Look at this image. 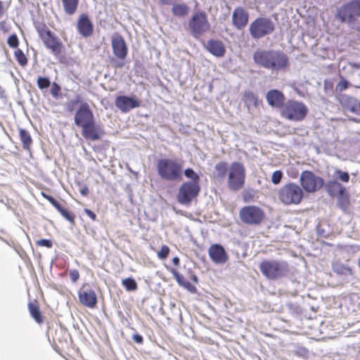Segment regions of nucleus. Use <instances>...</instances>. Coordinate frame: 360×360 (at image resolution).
I'll use <instances>...</instances> for the list:
<instances>
[{"instance_id":"obj_32","label":"nucleus","mask_w":360,"mask_h":360,"mask_svg":"<svg viewBox=\"0 0 360 360\" xmlns=\"http://www.w3.org/2000/svg\"><path fill=\"white\" fill-rule=\"evenodd\" d=\"M28 309L32 317L36 321V322H37L38 323H41L43 321V320L41 318V312L37 305L30 302L28 304Z\"/></svg>"},{"instance_id":"obj_42","label":"nucleus","mask_w":360,"mask_h":360,"mask_svg":"<svg viewBox=\"0 0 360 360\" xmlns=\"http://www.w3.org/2000/svg\"><path fill=\"white\" fill-rule=\"evenodd\" d=\"M50 92L53 97L57 98L60 92V86L57 83L53 82L50 89Z\"/></svg>"},{"instance_id":"obj_55","label":"nucleus","mask_w":360,"mask_h":360,"mask_svg":"<svg viewBox=\"0 0 360 360\" xmlns=\"http://www.w3.org/2000/svg\"><path fill=\"white\" fill-rule=\"evenodd\" d=\"M4 14V10H3V2L0 1V18L2 17Z\"/></svg>"},{"instance_id":"obj_36","label":"nucleus","mask_w":360,"mask_h":360,"mask_svg":"<svg viewBox=\"0 0 360 360\" xmlns=\"http://www.w3.org/2000/svg\"><path fill=\"white\" fill-rule=\"evenodd\" d=\"M122 285L128 291H133L137 289V283L134 278H127L122 280Z\"/></svg>"},{"instance_id":"obj_56","label":"nucleus","mask_w":360,"mask_h":360,"mask_svg":"<svg viewBox=\"0 0 360 360\" xmlns=\"http://www.w3.org/2000/svg\"><path fill=\"white\" fill-rule=\"evenodd\" d=\"M349 65L353 67V68H360V64L359 63H349Z\"/></svg>"},{"instance_id":"obj_53","label":"nucleus","mask_w":360,"mask_h":360,"mask_svg":"<svg viewBox=\"0 0 360 360\" xmlns=\"http://www.w3.org/2000/svg\"><path fill=\"white\" fill-rule=\"evenodd\" d=\"M353 113L360 115V101H356Z\"/></svg>"},{"instance_id":"obj_21","label":"nucleus","mask_w":360,"mask_h":360,"mask_svg":"<svg viewBox=\"0 0 360 360\" xmlns=\"http://www.w3.org/2000/svg\"><path fill=\"white\" fill-rule=\"evenodd\" d=\"M79 33L84 37H88L93 33V24L86 14H82L77 25Z\"/></svg>"},{"instance_id":"obj_19","label":"nucleus","mask_w":360,"mask_h":360,"mask_svg":"<svg viewBox=\"0 0 360 360\" xmlns=\"http://www.w3.org/2000/svg\"><path fill=\"white\" fill-rule=\"evenodd\" d=\"M208 254L212 261L216 264H224L228 260V255L224 247L219 244L212 245Z\"/></svg>"},{"instance_id":"obj_43","label":"nucleus","mask_w":360,"mask_h":360,"mask_svg":"<svg viewBox=\"0 0 360 360\" xmlns=\"http://www.w3.org/2000/svg\"><path fill=\"white\" fill-rule=\"evenodd\" d=\"M42 195L46 198L56 210L60 206V204L52 196L42 193Z\"/></svg>"},{"instance_id":"obj_46","label":"nucleus","mask_w":360,"mask_h":360,"mask_svg":"<svg viewBox=\"0 0 360 360\" xmlns=\"http://www.w3.org/2000/svg\"><path fill=\"white\" fill-rule=\"evenodd\" d=\"M169 252V249L167 245H162L160 251L158 253L159 258L165 259Z\"/></svg>"},{"instance_id":"obj_12","label":"nucleus","mask_w":360,"mask_h":360,"mask_svg":"<svg viewBox=\"0 0 360 360\" xmlns=\"http://www.w3.org/2000/svg\"><path fill=\"white\" fill-rule=\"evenodd\" d=\"M301 185L305 191L314 193L319 190L324 184L322 178L316 176L312 172L305 170L300 175Z\"/></svg>"},{"instance_id":"obj_5","label":"nucleus","mask_w":360,"mask_h":360,"mask_svg":"<svg viewBox=\"0 0 360 360\" xmlns=\"http://www.w3.org/2000/svg\"><path fill=\"white\" fill-rule=\"evenodd\" d=\"M303 198L302 189L297 184L290 183L281 187L278 198L285 205H297Z\"/></svg>"},{"instance_id":"obj_31","label":"nucleus","mask_w":360,"mask_h":360,"mask_svg":"<svg viewBox=\"0 0 360 360\" xmlns=\"http://www.w3.org/2000/svg\"><path fill=\"white\" fill-rule=\"evenodd\" d=\"M65 13L68 15H72L75 13L79 0H62Z\"/></svg>"},{"instance_id":"obj_48","label":"nucleus","mask_w":360,"mask_h":360,"mask_svg":"<svg viewBox=\"0 0 360 360\" xmlns=\"http://www.w3.org/2000/svg\"><path fill=\"white\" fill-rule=\"evenodd\" d=\"M309 351L304 347H298L296 349V354L300 356L305 357L307 356Z\"/></svg>"},{"instance_id":"obj_16","label":"nucleus","mask_w":360,"mask_h":360,"mask_svg":"<svg viewBox=\"0 0 360 360\" xmlns=\"http://www.w3.org/2000/svg\"><path fill=\"white\" fill-rule=\"evenodd\" d=\"M80 302L86 307L94 308L97 303V297L94 290L84 285L78 292Z\"/></svg>"},{"instance_id":"obj_52","label":"nucleus","mask_w":360,"mask_h":360,"mask_svg":"<svg viewBox=\"0 0 360 360\" xmlns=\"http://www.w3.org/2000/svg\"><path fill=\"white\" fill-rule=\"evenodd\" d=\"M79 193L83 195V196H86L89 193V188L86 186H83L80 189H79Z\"/></svg>"},{"instance_id":"obj_38","label":"nucleus","mask_w":360,"mask_h":360,"mask_svg":"<svg viewBox=\"0 0 360 360\" xmlns=\"http://www.w3.org/2000/svg\"><path fill=\"white\" fill-rule=\"evenodd\" d=\"M51 85V82L48 77H39L37 79V86L40 89L48 88Z\"/></svg>"},{"instance_id":"obj_35","label":"nucleus","mask_w":360,"mask_h":360,"mask_svg":"<svg viewBox=\"0 0 360 360\" xmlns=\"http://www.w3.org/2000/svg\"><path fill=\"white\" fill-rule=\"evenodd\" d=\"M58 212L66 219L68 220L72 225H75V215L74 214L70 212L65 208L63 207L61 205L57 210Z\"/></svg>"},{"instance_id":"obj_30","label":"nucleus","mask_w":360,"mask_h":360,"mask_svg":"<svg viewBox=\"0 0 360 360\" xmlns=\"http://www.w3.org/2000/svg\"><path fill=\"white\" fill-rule=\"evenodd\" d=\"M20 141L25 150H29L32 142L30 133L24 129H20L19 131Z\"/></svg>"},{"instance_id":"obj_26","label":"nucleus","mask_w":360,"mask_h":360,"mask_svg":"<svg viewBox=\"0 0 360 360\" xmlns=\"http://www.w3.org/2000/svg\"><path fill=\"white\" fill-rule=\"evenodd\" d=\"M326 190L331 196L335 195L338 193L342 195L345 191V188L338 181H330L326 185Z\"/></svg>"},{"instance_id":"obj_15","label":"nucleus","mask_w":360,"mask_h":360,"mask_svg":"<svg viewBox=\"0 0 360 360\" xmlns=\"http://www.w3.org/2000/svg\"><path fill=\"white\" fill-rule=\"evenodd\" d=\"M82 134L86 140L98 141L103 136L105 131L103 127L94 120L82 127Z\"/></svg>"},{"instance_id":"obj_49","label":"nucleus","mask_w":360,"mask_h":360,"mask_svg":"<svg viewBox=\"0 0 360 360\" xmlns=\"http://www.w3.org/2000/svg\"><path fill=\"white\" fill-rule=\"evenodd\" d=\"M79 96H77V99H75V101H71L70 103H69L68 104V110L69 111L73 110V105L75 104V103H79Z\"/></svg>"},{"instance_id":"obj_18","label":"nucleus","mask_w":360,"mask_h":360,"mask_svg":"<svg viewBox=\"0 0 360 360\" xmlns=\"http://www.w3.org/2000/svg\"><path fill=\"white\" fill-rule=\"evenodd\" d=\"M248 12L243 8L239 6L234 9L232 13V22L237 30L244 28L248 22Z\"/></svg>"},{"instance_id":"obj_29","label":"nucleus","mask_w":360,"mask_h":360,"mask_svg":"<svg viewBox=\"0 0 360 360\" xmlns=\"http://www.w3.org/2000/svg\"><path fill=\"white\" fill-rule=\"evenodd\" d=\"M172 8V12L174 15L178 17H184L188 15L189 7L185 4H174Z\"/></svg>"},{"instance_id":"obj_47","label":"nucleus","mask_w":360,"mask_h":360,"mask_svg":"<svg viewBox=\"0 0 360 360\" xmlns=\"http://www.w3.org/2000/svg\"><path fill=\"white\" fill-rule=\"evenodd\" d=\"M70 278L72 282L75 283L79 278V273L77 269H70Z\"/></svg>"},{"instance_id":"obj_59","label":"nucleus","mask_w":360,"mask_h":360,"mask_svg":"<svg viewBox=\"0 0 360 360\" xmlns=\"http://www.w3.org/2000/svg\"><path fill=\"white\" fill-rule=\"evenodd\" d=\"M358 265H359V267L360 269V257H359V261H358Z\"/></svg>"},{"instance_id":"obj_27","label":"nucleus","mask_w":360,"mask_h":360,"mask_svg":"<svg viewBox=\"0 0 360 360\" xmlns=\"http://www.w3.org/2000/svg\"><path fill=\"white\" fill-rule=\"evenodd\" d=\"M332 269L334 273L338 275L351 276L353 274L352 269L349 266L339 261H335L332 263Z\"/></svg>"},{"instance_id":"obj_40","label":"nucleus","mask_w":360,"mask_h":360,"mask_svg":"<svg viewBox=\"0 0 360 360\" xmlns=\"http://www.w3.org/2000/svg\"><path fill=\"white\" fill-rule=\"evenodd\" d=\"M7 44L11 48H17L19 44L18 38L16 34L11 35L7 39Z\"/></svg>"},{"instance_id":"obj_6","label":"nucleus","mask_w":360,"mask_h":360,"mask_svg":"<svg viewBox=\"0 0 360 360\" xmlns=\"http://www.w3.org/2000/svg\"><path fill=\"white\" fill-rule=\"evenodd\" d=\"M360 17V0H352L338 8L336 18L342 22L352 23Z\"/></svg>"},{"instance_id":"obj_11","label":"nucleus","mask_w":360,"mask_h":360,"mask_svg":"<svg viewBox=\"0 0 360 360\" xmlns=\"http://www.w3.org/2000/svg\"><path fill=\"white\" fill-rule=\"evenodd\" d=\"M240 217L243 222L249 225L260 224L264 218V212L256 206H246L240 211Z\"/></svg>"},{"instance_id":"obj_17","label":"nucleus","mask_w":360,"mask_h":360,"mask_svg":"<svg viewBox=\"0 0 360 360\" xmlns=\"http://www.w3.org/2000/svg\"><path fill=\"white\" fill-rule=\"evenodd\" d=\"M115 104L122 112H127L140 106V103L137 99L127 96H117L115 98Z\"/></svg>"},{"instance_id":"obj_33","label":"nucleus","mask_w":360,"mask_h":360,"mask_svg":"<svg viewBox=\"0 0 360 360\" xmlns=\"http://www.w3.org/2000/svg\"><path fill=\"white\" fill-rule=\"evenodd\" d=\"M184 174L187 179H191V181H187L186 182H193V184L200 185V176L192 168L186 169L184 171Z\"/></svg>"},{"instance_id":"obj_23","label":"nucleus","mask_w":360,"mask_h":360,"mask_svg":"<svg viewBox=\"0 0 360 360\" xmlns=\"http://www.w3.org/2000/svg\"><path fill=\"white\" fill-rule=\"evenodd\" d=\"M206 49L210 53L217 57H222L226 51L222 42L214 39L207 41Z\"/></svg>"},{"instance_id":"obj_9","label":"nucleus","mask_w":360,"mask_h":360,"mask_svg":"<svg viewBox=\"0 0 360 360\" xmlns=\"http://www.w3.org/2000/svg\"><path fill=\"white\" fill-rule=\"evenodd\" d=\"M200 191V185L193 182H184L178 190L177 201L181 205H188L198 195Z\"/></svg>"},{"instance_id":"obj_39","label":"nucleus","mask_w":360,"mask_h":360,"mask_svg":"<svg viewBox=\"0 0 360 360\" xmlns=\"http://www.w3.org/2000/svg\"><path fill=\"white\" fill-rule=\"evenodd\" d=\"M349 87V82L340 75V80L335 86L337 91H343Z\"/></svg>"},{"instance_id":"obj_51","label":"nucleus","mask_w":360,"mask_h":360,"mask_svg":"<svg viewBox=\"0 0 360 360\" xmlns=\"http://www.w3.org/2000/svg\"><path fill=\"white\" fill-rule=\"evenodd\" d=\"M84 212L87 214V216L89 217L91 219H96V215L91 210L89 209H85Z\"/></svg>"},{"instance_id":"obj_14","label":"nucleus","mask_w":360,"mask_h":360,"mask_svg":"<svg viewBox=\"0 0 360 360\" xmlns=\"http://www.w3.org/2000/svg\"><path fill=\"white\" fill-rule=\"evenodd\" d=\"M94 120V113L90 109L89 105L87 103H82L75 115V124L82 128Z\"/></svg>"},{"instance_id":"obj_1","label":"nucleus","mask_w":360,"mask_h":360,"mask_svg":"<svg viewBox=\"0 0 360 360\" xmlns=\"http://www.w3.org/2000/svg\"><path fill=\"white\" fill-rule=\"evenodd\" d=\"M253 59L258 65L272 71L283 70L288 65V56L280 51H257Z\"/></svg>"},{"instance_id":"obj_58","label":"nucleus","mask_w":360,"mask_h":360,"mask_svg":"<svg viewBox=\"0 0 360 360\" xmlns=\"http://www.w3.org/2000/svg\"><path fill=\"white\" fill-rule=\"evenodd\" d=\"M4 93V90H2V89L0 87V97H3Z\"/></svg>"},{"instance_id":"obj_7","label":"nucleus","mask_w":360,"mask_h":360,"mask_svg":"<svg viewBox=\"0 0 360 360\" xmlns=\"http://www.w3.org/2000/svg\"><path fill=\"white\" fill-rule=\"evenodd\" d=\"M245 179V169L244 166L240 162H233L229 169L228 187L233 191H239L244 186Z\"/></svg>"},{"instance_id":"obj_45","label":"nucleus","mask_w":360,"mask_h":360,"mask_svg":"<svg viewBox=\"0 0 360 360\" xmlns=\"http://www.w3.org/2000/svg\"><path fill=\"white\" fill-rule=\"evenodd\" d=\"M37 245L41 247H46L48 248H52L53 243L51 240L41 239L36 242Z\"/></svg>"},{"instance_id":"obj_57","label":"nucleus","mask_w":360,"mask_h":360,"mask_svg":"<svg viewBox=\"0 0 360 360\" xmlns=\"http://www.w3.org/2000/svg\"><path fill=\"white\" fill-rule=\"evenodd\" d=\"M191 279L195 283H198V277L195 275H192Z\"/></svg>"},{"instance_id":"obj_34","label":"nucleus","mask_w":360,"mask_h":360,"mask_svg":"<svg viewBox=\"0 0 360 360\" xmlns=\"http://www.w3.org/2000/svg\"><path fill=\"white\" fill-rule=\"evenodd\" d=\"M214 169L219 178H224L228 172L227 164L224 162H220L215 165Z\"/></svg>"},{"instance_id":"obj_41","label":"nucleus","mask_w":360,"mask_h":360,"mask_svg":"<svg viewBox=\"0 0 360 360\" xmlns=\"http://www.w3.org/2000/svg\"><path fill=\"white\" fill-rule=\"evenodd\" d=\"M283 177V173L280 170L275 171L271 176V181L274 184H278L281 182Z\"/></svg>"},{"instance_id":"obj_44","label":"nucleus","mask_w":360,"mask_h":360,"mask_svg":"<svg viewBox=\"0 0 360 360\" xmlns=\"http://www.w3.org/2000/svg\"><path fill=\"white\" fill-rule=\"evenodd\" d=\"M338 178L343 182H348L349 180V175L347 172H342L340 169L335 171Z\"/></svg>"},{"instance_id":"obj_3","label":"nucleus","mask_w":360,"mask_h":360,"mask_svg":"<svg viewBox=\"0 0 360 360\" xmlns=\"http://www.w3.org/2000/svg\"><path fill=\"white\" fill-rule=\"evenodd\" d=\"M259 270L266 278L276 280L288 273V265L284 261L264 260L259 264Z\"/></svg>"},{"instance_id":"obj_24","label":"nucleus","mask_w":360,"mask_h":360,"mask_svg":"<svg viewBox=\"0 0 360 360\" xmlns=\"http://www.w3.org/2000/svg\"><path fill=\"white\" fill-rule=\"evenodd\" d=\"M171 273L179 285L184 287L185 289L192 293H195L197 292V288L195 286L192 285L189 281H186L184 277L176 270L172 269Z\"/></svg>"},{"instance_id":"obj_25","label":"nucleus","mask_w":360,"mask_h":360,"mask_svg":"<svg viewBox=\"0 0 360 360\" xmlns=\"http://www.w3.org/2000/svg\"><path fill=\"white\" fill-rule=\"evenodd\" d=\"M243 100L248 109L251 107H257L259 104L257 95L250 90L244 91Z\"/></svg>"},{"instance_id":"obj_50","label":"nucleus","mask_w":360,"mask_h":360,"mask_svg":"<svg viewBox=\"0 0 360 360\" xmlns=\"http://www.w3.org/2000/svg\"><path fill=\"white\" fill-rule=\"evenodd\" d=\"M133 340L136 342V343H142L143 342V337L141 335H139V334H135L133 335Z\"/></svg>"},{"instance_id":"obj_8","label":"nucleus","mask_w":360,"mask_h":360,"mask_svg":"<svg viewBox=\"0 0 360 360\" xmlns=\"http://www.w3.org/2000/svg\"><path fill=\"white\" fill-rule=\"evenodd\" d=\"M210 25L204 11L195 13L188 21V28L191 34L198 38L210 30Z\"/></svg>"},{"instance_id":"obj_22","label":"nucleus","mask_w":360,"mask_h":360,"mask_svg":"<svg viewBox=\"0 0 360 360\" xmlns=\"http://www.w3.org/2000/svg\"><path fill=\"white\" fill-rule=\"evenodd\" d=\"M266 98L268 104L271 107L281 108L285 103L283 94L277 89L269 91L266 95Z\"/></svg>"},{"instance_id":"obj_54","label":"nucleus","mask_w":360,"mask_h":360,"mask_svg":"<svg viewBox=\"0 0 360 360\" xmlns=\"http://www.w3.org/2000/svg\"><path fill=\"white\" fill-rule=\"evenodd\" d=\"M172 262L175 266H178L179 264V258L177 257H174L172 259Z\"/></svg>"},{"instance_id":"obj_2","label":"nucleus","mask_w":360,"mask_h":360,"mask_svg":"<svg viewBox=\"0 0 360 360\" xmlns=\"http://www.w3.org/2000/svg\"><path fill=\"white\" fill-rule=\"evenodd\" d=\"M157 171L161 179L178 182L182 179V163L173 159L162 158L157 162Z\"/></svg>"},{"instance_id":"obj_13","label":"nucleus","mask_w":360,"mask_h":360,"mask_svg":"<svg viewBox=\"0 0 360 360\" xmlns=\"http://www.w3.org/2000/svg\"><path fill=\"white\" fill-rule=\"evenodd\" d=\"M40 38L46 47L54 56H58L61 52L62 43L59 39L49 29L43 27L38 30Z\"/></svg>"},{"instance_id":"obj_4","label":"nucleus","mask_w":360,"mask_h":360,"mask_svg":"<svg viewBox=\"0 0 360 360\" xmlns=\"http://www.w3.org/2000/svg\"><path fill=\"white\" fill-rule=\"evenodd\" d=\"M275 30L274 22L269 18H257L249 27L250 36L255 39H261L271 34Z\"/></svg>"},{"instance_id":"obj_20","label":"nucleus","mask_w":360,"mask_h":360,"mask_svg":"<svg viewBox=\"0 0 360 360\" xmlns=\"http://www.w3.org/2000/svg\"><path fill=\"white\" fill-rule=\"evenodd\" d=\"M112 48L114 55L119 59H124L127 54V47L123 37L116 35L112 38Z\"/></svg>"},{"instance_id":"obj_28","label":"nucleus","mask_w":360,"mask_h":360,"mask_svg":"<svg viewBox=\"0 0 360 360\" xmlns=\"http://www.w3.org/2000/svg\"><path fill=\"white\" fill-rule=\"evenodd\" d=\"M339 100L340 104L345 110L353 113L357 101L356 99L347 95H342Z\"/></svg>"},{"instance_id":"obj_37","label":"nucleus","mask_w":360,"mask_h":360,"mask_svg":"<svg viewBox=\"0 0 360 360\" xmlns=\"http://www.w3.org/2000/svg\"><path fill=\"white\" fill-rule=\"evenodd\" d=\"M15 57L21 66H25L27 63V59L22 50L18 49L14 53Z\"/></svg>"},{"instance_id":"obj_10","label":"nucleus","mask_w":360,"mask_h":360,"mask_svg":"<svg viewBox=\"0 0 360 360\" xmlns=\"http://www.w3.org/2000/svg\"><path fill=\"white\" fill-rule=\"evenodd\" d=\"M308 112L307 107L301 102L289 101L283 110L284 116L292 121H301Z\"/></svg>"},{"instance_id":"obj_60","label":"nucleus","mask_w":360,"mask_h":360,"mask_svg":"<svg viewBox=\"0 0 360 360\" xmlns=\"http://www.w3.org/2000/svg\"><path fill=\"white\" fill-rule=\"evenodd\" d=\"M359 30H360V28H359Z\"/></svg>"}]
</instances>
